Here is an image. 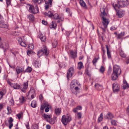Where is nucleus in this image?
Returning <instances> with one entry per match:
<instances>
[{
    "label": "nucleus",
    "instance_id": "obj_56",
    "mask_svg": "<svg viewBox=\"0 0 129 129\" xmlns=\"http://www.w3.org/2000/svg\"><path fill=\"white\" fill-rule=\"evenodd\" d=\"M4 106V104L0 103V111L3 108Z\"/></svg>",
    "mask_w": 129,
    "mask_h": 129
},
{
    "label": "nucleus",
    "instance_id": "obj_14",
    "mask_svg": "<svg viewBox=\"0 0 129 129\" xmlns=\"http://www.w3.org/2000/svg\"><path fill=\"white\" fill-rule=\"evenodd\" d=\"M41 64V61L40 60H36L35 61L34 65L36 67H39Z\"/></svg>",
    "mask_w": 129,
    "mask_h": 129
},
{
    "label": "nucleus",
    "instance_id": "obj_11",
    "mask_svg": "<svg viewBox=\"0 0 129 129\" xmlns=\"http://www.w3.org/2000/svg\"><path fill=\"white\" fill-rule=\"evenodd\" d=\"M24 68L23 67L17 66L16 68V71L18 74L24 71Z\"/></svg>",
    "mask_w": 129,
    "mask_h": 129
},
{
    "label": "nucleus",
    "instance_id": "obj_17",
    "mask_svg": "<svg viewBox=\"0 0 129 129\" xmlns=\"http://www.w3.org/2000/svg\"><path fill=\"white\" fill-rule=\"evenodd\" d=\"M95 87L98 90H100L103 89V86L98 83H96L95 85Z\"/></svg>",
    "mask_w": 129,
    "mask_h": 129
},
{
    "label": "nucleus",
    "instance_id": "obj_29",
    "mask_svg": "<svg viewBox=\"0 0 129 129\" xmlns=\"http://www.w3.org/2000/svg\"><path fill=\"white\" fill-rule=\"evenodd\" d=\"M44 53V52L43 49L40 50L38 53L37 55L40 57L42 56Z\"/></svg>",
    "mask_w": 129,
    "mask_h": 129
},
{
    "label": "nucleus",
    "instance_id": "obj_8",
    "mask_svg": "<svg viewBox=\"0 0 129 129\" xmlns=\"http://www.w3.org/2000/svg\"><path fill=\"white\" fill-rule=\"evenodd\" d=\"M74 72V69L73 67L70 68L69 69L67 73V77L68 79L71 77L73 75Z\"/></svg>",
    "mask_w": 129,
    "mask_h": 129
},
{
    "label": "nucleus",
    "instance_id": "obj_49",
    "mask_svg": "<svg viewBox=\"0 0 129 129\" xmlns=\"http://www.w3.org/2000/svg\"><path fill=\"white\" fill-rule=\"evenodd\" d=\"M28 48L30 50H32L34 48V46L32 44H30Z\"/></svg>",
    "mask_w": 129,
    "mask_h": 129
},
{
    "label": "nucleus",
    "instance_id": "obj_32",
    "mask_svg": "<svg viewBox=\"0 0 129 129\" xmlns=\"http://www.w3.org/2000/svg\"><path fill=\"white\" fill-rule=\"evenodd\" d=\"M43 116L44 117L45 119L47 120V119H49L50 117H52V116L51 115H46L44 113L43 114Z\"/></svg>",
    "mask_w": 129,
    "mask_h": 129
},
{
    "label": "nucleus",
    "instance_id": "obj_35",
    "mask_svg": "<svg viewBox=\"0 0 129 129\" xmlns=\"http://www.w3.org/2000/svg\"><path fill=\"white\" fill-rule=\"evenodd\" d=\"M32 69L31 67H28L26 70L24 71V72L30 73L32 71Z\"/></svg>",
    "mask_w": 129,
    "mask_h": 129
},
{
    "label": "nucleus",
    "instance_id": "obj_5",
    "mask_svg": "<svg viewBox=\"0 0 129 129\" xmlns=\"http://www.w3.org/2000/svg\"><path fill=\"white\" fill-rule=\"evenodd\" d=\"M121 72V70L118 66H114L113 73L118 76L120 74Z\"/></svg>",
    "mask_w": 129,
    "mask_h": 129
},
{
    "label": "nucleus",
    "instance_id": "obj_12",
    "mask_svg": "<svg viewBox=\"0 0 129 129\" xmlns=\"http://www.w3.org/2000/svg\"><path fill=\"white\" fill-rule=\"evenodd\" d=\"M6 90L5 89L0 90V100L3 98V96L6 94Z\"/></svg>",
    "mask_w": 129,
    "mask_h": 129
},
{
    "label": "nucleus",
    "instance_id": "obj_64",
    "mask_svg": "<svg viewBox=\"0 0 129 129\" xmlns=\"http://www.w3.org/2000/svg\"><path fill=\"white\" fill-rule=\"evenodd\" d=\"M66 11L67 13H70V9H69L68 8H67L66 9Z\"/></svg>",
    "mask_w": 129,
    "mask_h": 129
},
{
    "label": "nucleus",
    "instance_id": "obj_34",
    "mask_svg": "<svg viewBox=\"0 0 129 129\" xmlns=\"http://www.w3.org/2000/svg\"><path fill=\"white\" fill-rule=\"evenodd\" d=\"M51 23L49 26L50 28H55V27L56 26V24L53 21H52Z\"/></svg>",
    "mask_w": 129,
    "mask_h": 129
},
{
    "label": "nucleus",
    "instance_id": "obj_61",
    "mask_svg": "<svg viewBox=\"0 0 129 129\" xmlns=\"http://www.w3.org/2000/svg\"><path fill=\"white\" fill-rule=\"evenodd\" d=\"M111 70L110 69H109L108 70V71L107 73V74L109 75L111 73Z\"/></svg>",
    "mask_w": 129,
    "mask_h": 129
},
{
    "label": "nucleus",
    "instance_id": "obj_4",
    "mask_svg": "<svg viewBox=\"0 0 129 129\" xmlns=\"http://www.w3.org/2000/svg\"><path fill=\"white\" fill-rule=\"evenodd\" d=\"M101 17L103 20L102 23L103 24V25L104 27V28H103L102 27H101V28L102 29L103 31H105V29L107 27V25L109 24V22L108 21V20L105 18L104 16L101 15Z\"/></svg>",
    "mask_w": 129,
    "mask_h": 129
},
{
    "label": "nucleus",
    "instance_id": "obj_24",
    "mask_svg": "<svg viewBox=\"0 0 129 129\" xmlns=\"http://www.w3.org/2000/svg\"><path fill=\"white\" fill-rule=\"evenodd\" d=\"M84 68L83 63L81 62H80L78 63V69L79 70H80L82 68Z\"/></svg>",
    "mask_w": 129,
    "mask_h": 129
},
{
    "label": "nucleus",
    "instance_id": "obj_42",
    "mask_svg": "<svg viewBox=\"0 0 129 129\" xmlns=\"http://www.w3.org/2000/svg\"><path fill=\"white\" fill-rule=\"evenodd\" d=\"M31 106L33 108H35L37 106L36 103L35 101H33L31 104Z\"/></svg>",
    "mask_w": 129,
    "mask_h": 129
},
{
    "label": "nucleus",
    "instance_id": "obj_46",
    "mask_svg": "<svg viewBox=\"0 0 129 129\" xmlns=\"http://www.w3.org/2000/svg\"><path fill=\"white\" fill-rule=\"evenodd\" d=\"M7 109L8 111V112L7 114H9L11 113L12 111L10 107H7Z\"/></svg>",
    "mask_w": 129,
    "mask_h": 129
},
{
    "label": "nucleus",
    "instance_id": "obj_27",
    "mask_svg": "<svg viewBox=\"0 0 129 129\" xmlns=\"http://www.w3.org/2000/svg\"><path fill=\"white\" fill-rule=\"evenodd\" d=\"M79 3L80 5L82 7L87 9L86 4L83 0H80Z\"/></svg>",
    "mask_w": 129,
    "mask_h": 129
},
{
    "label": "nucleus",
    "instance_id": "obj_51",
    "mask_svg": "<svg viewBox=\"0 0 129 129\" xmlns=\"http://www.w3.org/2000/svg\"><path fill=\"white\" fill-rule=\"evenodd\" d=\"M57 44V42L56 41L54 42V43H52V46L53 47L55 48L56 47Z\"/></svg>",
    "mask_w": 129,
    "mask_h": 129
},
{
    "label": "nucleus",
    "instance_id": "obj_43",
    "mask_svg": "<svg viewBox=\"0 0 129 129\" xmlns=\"http://www.w3.org/2000/svg\"><path fill=\"white\" fill-rule=\"evenodd\" d=\"M6 4L7 7L11 5V0H6Z\"/></svg>",
    "mask_w": 129,
    "mask_h": 129
},
{
    "label": "nucleus",
    "instance_id": "obj_47",
    "mask_svg": "<svg viewBox=\"0 0 129 129\" xmlns=\"http://www.w3.org/2000/svg\"><path fill=\"white\" fill-rule=\"evenodd\" d=\"M78 119H80L81 117L82 114L81 112H78L77 113Z\"/></svg>",
    "mask_w": 129,
    "mask_h": 129
},
{
    "label": "nucleus",
    "instance_id": "obj_36",
    "mask_svg": "<svg viewBox=\"0 0 129 129\" xmlns=\"http://www.w3.org/2000/svg\"><path fill=\"white\" fill-rule=\"evenodd\" d=\"M99 58V57H98V58H97L95 57L93 59L92 61V62L93 65L95 66H96V63L97 61L98 60Z\"/></svg>",
    "mask_w": 129,
    "mask_h": 129
},
{
    "label": "nucleus",
    "instance_id": "obj_45",
    "mask_svg": "<svg viewBox=\"0 0 129 129\" xmlns=\"http://www.w3.org/2000/svg\"><path fill=\"white\" fill-rule=\"evenodd\" d=\"M113 7L115 10H116L117 9L120 8L119 6L118 5V3H117V4H115V5L113 6Z\"/></svg>",
    "mask_w": 129,
    "mask_h": 129
},
{
    "label": "nucleus",
    "instance_id": "obj_50",
    "mask_svg": "<svg viewBox=\"0 0 129 129\" xmlns=\"http://www.w3.org/2000/svg\"><path fill=\"white\" fill-rule=\"evenodd\" d=\"M0 47L1 48H2L4 50V52H5L6 49L8 48V47L7 46L6 47H5L4 46H3V45H1L0 46Z\"/></svg>",
    "mask_w": 129,
    "mask_h": 129
},
{
    "label": "nucleus",
    "instance_id": "obj_38",
    "mask_svg": "<svg viewBox=\"0 0 129 129\" xmlns=\"http://www.w3.org/2000/svg\"><path fill=\"white\" fill-rule=\"evenodd\" d=\"M70 54L72 55L73 58H76L77 56V54L76 53L74 52L73 51H71L70 52Z\"/></svg>",
    "mask_w": 129,
    "mask_h": 129
},
{
    "label": "nucleus",
    "instance_id": "obj_37",
    "mask_svg": "<svg viewBox=\"0 0 129 129\" xmlns=\"http://www.w3.org/2000/svg\"><path fill=\"white\" fill-rule=\"evenodd\" d=\"M33 92V93L32 94H31V99H33L34 98V94H35V91H34V89H33L32 90H30V91H29V92H28V94H30V92Z\"/></svg>",
    "mask_w": 129,
    "mask_h": 129
},
{
    "label": "nucleus",
    "instance_id": "obj_48",
    "mask_svg": "<svg viewBox=\"0 0 129 129\" xmlns=\"http://www.w3.org/2000/svg\"><path fill=\"white\" fill-rule=\"evenodd\" d=\"M108 116L109 118L110 119L112 118L113 117V114L110 112H108Z\"/></svg>",
    "mask_w": 129,
    "mask_h": 129
},
{
    "label": "nucleus",
    "instance_id": "obj_63",
    "mask_svg": "<svg viewBox=\"0 0 129 129\" xmlns=\"http://www.w3.org/2000/svg\"><path fill=\"white\" fill-rule=\"evenodd\" d=\"M47 107L45 108V111L46 112H48L49 110V108L48 107Z\"/></svg>",
    "mask_w": 129,
    "mask_h": 129
},
{
    "label": "nucleus",
    "instance_id": "obj_44",
    "mask_svg": "<svg viewBox=\"0 0 129 129\" xmlns=\"http://www.w3.org/2000/svg\"><path fill=\"white\" fill-rule=\"evenodd\" d=\"M100 71L102 73H103L105 71V68L103 66H102L101 67Z\"/></svg>",
    "mask_w": 129,
    "mask_h": 129
},
{
    "label": "nucleus",
    "instance_id": "obj_16",
    "mask_svg": "<svg viewBox=\"0 0 129 129\" xmlns=\"http://www.w3.org/2000/svg\"><path fill=\"white\" fill-rule=\"evenodd\" d=\"M76 85H78V81L76 80H74L71 82V87L73 88Z\"/></svg>",
    "mask_w": 129,
    "mask_h": 129
},
{
    "label": "nucleus",
    "instance_id": "obj_13",
    "mask_svg": "<svg viewBox=\"0 0 129 129\" xmlns=\"http://www.w3.org/2000/svg\"><path fill=\"white\" fill-rule=\"evenodd\" d=\"M13 121V119L11 117H10L8 120V122L9 123V128L10 129H11L13 126V124L12 122Z\"/></svg>",
    "mask_w": 129,
    "mask_h": 129
},
{
    "label": "nucleus",
    "instance_id": "obj_18",
    "mask_svg": "<svg viewBox=\"0 0 129 129\" xmlns=\"http://www.w3.org/2000/svg\"><path fill=\"white\" fill-rule=\"evenodd\" d=\"M106 46L107 49V54L108 57L109 59L110 58H111V54L109 50L108 46L107 45H106Z\"/></svg>",
    "mask_w": 129,
    "mask_h": 129
},
{
    "label": "nucleus",
    "instance_id": "obj_62",
    "mask_svg": "<svg viewBox=\"0 0 129 129\" xmlns=\"http://www.w3.org/2000/svg\"><path fill=\"white\" fill-rule=\"evenodd\" d=\"M17 40L19 44H20V42H21L22 41V40L21 39V37H19L17 39Z\"/></svg>",
    "mask_w": 129,
    "mask_h": 129
},
{
    "label": "nucleus",
    "instance_id": "obj_23",
    "mask_svg": "<svg viewBox=\"0 0 129 129\" xmlns=\"http://www.w3.org/2000/svg\"><path fill=\"white\" fill-rule=\"evenodd\" d=\"M100 11L101 12V15L104 16H107V14L105 12V9L104 8H101L100 9Z\"/></svg>",
    "mask_w": 129,
    "mask_h": 129
},
{
    "label": "nucleus",
    "instance_id": "obj_1",
    "mask_svg": "<svg viewBox=\"0 0 129 129\" xmlns=\"http://www.w3.org/2000/svg\"><path fill=\"white\" fill-rule=\"evenodd\" d=\"M72 120L71 116L67 115H63L62 117L61 121L65 125H66Z\"/></svg>",
    "mask_w": 129,
    "mask_h": 129
},
{
    "label": "nucleus",
    "instance_id": "obj_60",
    "mask_svg": "<svg viewBox=\"0 0 129 129\" xmlns=\"http://www.w3.org/2000/svg\"><path fill=\"white\" fill-rule=\"evenodd\" d=\"M87 69H86L85 70V72L86 73V74L89 76H90L91 74L89 73Z\"/></svg>",
    "mask_w": 129,
    "mask_h": 129
},
{
    "label": "nucleus",
    "instance_id": "obj_10",
    "mask_svg": "<svg viewBox=\"0 0 129 129\" xmlns=\"http://www.w3.org/2000/svg\"><path fill=\"white\" fill-rule=\"evenodd\" d=\"M125 14V12L122 10H120L117 12L116 14L119 17L121 18Z\"/></svg>",
    "mask_w": 129,
    "mask_h": 129
},
{
    "label": "nucleus",
    "instance_id": "obj_3",
    "mask_svg": "<svg viewBox=\"0 0 129 129\" xmlns=\"http://www.w3.org/2000/svg\"><path fill=\"white\" fill-rule=\"evenodd\" d=\"M28 11L30 13L34 14H37L39 12V9L37 5L35 7L32 5H29Z\"/></svg>",
    "mask_w": 129,
    "mask_h": 129
},
{
    "label": "nucleus",
    "instance_id": "obj_22",
    "mask_svg": "<svg viewBox=\"0 0 129 129\" xmlns=\"http://www.w3.org/2000/svg\"><path fill=\"white\" fill-rule=\"evenodd\" d=\"M61 112V109L59 108H56L55 109V113L57 115L60 114Z\"/></svg>",
    "mask_w": 129,
    "mask_h": 129
},
{
    "label": "nucleus",
    "instance_id": "obj_21",
    "mask_svg": "<svg viewBox=\"0 0 129 129\" xmlns=\"http://www.w3.org/2000/svg\"><path fill=\"white\" fill-rule=\"evenodd\" d=\"M125 35L124 32H123L121 33L120 34L117 35V39H121L122 37Z\"/></svg>",
    "mask_w": 129,
    "mask_h": 129
},
{
    "label": "nucleus",
    "instance_id": "obj_20",
    "mask_svg": "<svg viewBox=\"0 0 129 129\" xmlns=\"http://www.w3.org/2000/svg\"><path fill=\"white\" fill-rule=\"evenodd\" d=\"M118 4L120 8L125 7V2L124 1H118Z\"/></svg>",
    "mask_w": 129,
    "mask_h": 129
},
{
    "label": "nucleus",
    "instance_id": "obj_52",
    "mask_svg": "<svg viewBox=\"0 0 129 129\" xmlns=\"http://www.w3.org/2000/svg\"><path fill=\"white\" fill-rule=\"evenodd\" d=\"M111 123L112 125H115L116 124V121L114 120H112L111 121Z\"/></svg>",
    "mask_w": 129,
    "mask_h": 129
},
{
    "label": "nucleus",
    "instance_id": "obj_30",
    "mask_svg": "<svg viewBox=\"0 0 129 129\" xmlns=\"http://www.w3.org/2000/svg\"><path fill=\"white\" fill-rule=\"evenodd\" d=\"M20 102L21 103H23L25 102V99L24 97L22 96H21L19 99Z\"/></svg>",
    "mask_w": 129,
    "mask_h": 129
},
{
    "label": "nucleus",
    "instance_id": "obj_7",
    "mask_svg": "<svg viewBox=\"0 0 129 129\" xmlns=\"http://www.w3.org/2000/svg\"><path fill=\"white\" fill-rule=\"evenodd\" d=\"M53 0H44L45 2V7L46 10L49 7H51L52 4Z\"/></svg>",
    "mask_w": 129,
    "mask_h": 129
},
{
    "label": "nucleus",
    "instance_id": "obj_40",
    "mask_svg": "<svg viewBox=\"0 0 129 129\" xmlns=\"http://www.w3.org/2000/svg\"><path fill=\"white\" fill-rule=\"evenodd\" d=\"M120 56L123 58H125L126 55L121 50L120 52Z\"/></svg>",
    "mask_w": 129,
    "mask_h": 129
},
{
    "label": "nucleus",
    "instance_id": "obj_33",
    "mask_svg": "<svg viewBox=\"0 0 129 129\" xmlns=\"http://www.w3.org/2000/svg\"><path fill=\"white\" fill-rule=\"evenodd\" d=\"M40 38L42 41L44 42L45 41L46 37L45 36H43L42 34L40 35Z\"/></svg>",
    "mask_w": 129,
    "mask_h": 129
},
{
    "label": "nucleus",
    "instance_id": "obj_57",
    "mask_svg": "<svg viewBox=\"0 0 129 129\" xmlns=\"http://www.w3.org/2000/svg\"><path fill=\"white\" fill-rule=\"evenodd\" d=\"M42 23L43 24L45 25H46L47 24V21L45 20H42Z\"/></svg>",
    "mask_w": 129,
    "mask_h": 129
},
{
    "label": "nucleus",
    "instance_id": "obj_6",
    "mask_svg": "<svg viewBox=\"0 0 129 129\" xmlns=\"http://www.w3.org/2000/svg\"><path fill=\"white\" fill-rule=\"evenodd\" d=\"M28 82L27 81L26 82L24 83L22 85L20 86V88L22 92L25 93L26 91V90L28 87Z\"/></svg>",
    "mask_w": 129,
    "mask_h": 129
},
{
    "label": "nucleus",
    "instance_id": "obj_55",
    "mask_svg": "<svg viewBox=\"0 0 129 129\" xmlns=\"http://www.w3.org/2000/svg\"><path fill=\"white\" fill-rule=\"evenodd\" d=\"M0 27H1L4 28H7L8 27V26L7 24H5L3 25L2 26H1Z\"/></svg>",
    "mask_w": 129,
    "mask_h": 129
},
{
    "label": "nucleus",
    "instance_id": "obj_31",
    "mask_svg": "<svg viewBox=\"0 0 129 129\" xmlns=\"http://www.w3.org/2000/svg\"><path fill=\"white\" fill-rule=\"evenodd\" d=\"M118 76V75H116L115 74L112 73L111 76L112 80H116Z\"/></svg>",
    "mask_w": 129,
    "mask_h": 129
},
{
    "label": "nucleus",
    "instance_id": "obj_28",
    "mask_svg": "<svg viewBox=\"0 0 129 129\" xmlns=\"http://www.w3.org/2000/svg\"><path fill=\"white\" fill-rule=\"evenodd\" d=\"M49 105L47 103H45L41 105V110H43L46 107H48Z\"/></svg>",
    "mask_w": 129,
    "mask_h": 129
},
{
    "label": "nucleus",
    "instance_id": "obj_2",
    "mask_svg": "<svg viewBox=\"0 0 129 129\" xmlns=\"http://www.w3.org/2000/svg\"><path fill=\"white\" fill-rule=\"evenodd\" d=\"M44 14L45 15L48 16L50 17H52L55 19H59L60 17L59 15L57 13H55L53 14L52 12L51 11H49L48 13L45 12Z\"/></svg>",
    "mask_w": 129,
    "mask_h": 129
},
{
    "label": "nucleus",
    "instance_id": "obj_53",
    "mask_svg": "<svg viewBox=\"0 0 129 129\" xmlns=\"http://www.w3.org/2000/svg\"><path fill=\"white\" fill-rule=\"evenodd\" d=\"M22 46L23 47H25L26 46V44L25 43L21 41L20 42L19 44Z\"/></svg>",
    "mask_w": 129,
    "mask_h": 129
},
{
    "label": "nucleus",
    "instance_id": "obj_41",
    "mask_svg": "<svg viewBox=\"0 0 129 129\" xmlns=\"http://www.w3.org/2000/svg\"><path fill=\"white\" fill-rule=\"evenodd\" d=\"M103 113H102L100 115V116L99 118L98 119V122H100L103 119Z\"/></svg>",
    "mask_w": 129,
    "mask_h": 129
},
{
    "label": "nucleus",
    "instance_id": "obj_26",
    "mask_svg": "<svg viewBox=\"0 0 129 129\" xmlns=\"http://www.w3.org/2000/svg\"><path fill=\"white\" fill-rule=\"evenodd\" d=\"M27 18L29 19L30 21H33L34 20V17L33 15L31 14H30L27 15Z\"/></svg>",
    "mask_w": 129,
    "mask_h": 129
},
{
    "label": "nucleus",
    "instance_id": "obj_58",
    "mask_svg": "<svg viewBox=\"0 0 129 129\" xmlns=\"http://www.w3.org/2000/svg\"><path fill=\"white\" fill-rule=\"evenodd\" d=\"M124 2H125V7H126L129 4L128 1L126 0V1H124Z\"/></svg>",
    "mask_w": 129,
    "mask_h": 129
},
{
    "label": "nucleus",
    "instance_id": "obj_9",
    "mask_svg": "<svg viewBox=\"0 0 129 129\" xmlns=\"http://www.w3.org/2000/svg\"><path fill=\"white\" fill-rule=\"evenodd\" d=\"M113 89L114 92H117L119 90V86L117 84L114 83L113 85Z\"/></svg>",
    "mask_w": 129,
    "mask_h": 129
},
{
    "label": "nucleus",
    "instance_id": "obj_59",
    "mask_svg": "<svg viewBox=\"0 0 129 129\" xmlns=\"http://www.w3.org/2000/svg\"><path fill=\"white\" fill-rule=\"evenodd\" d=\"M16 116L18 117L19 119H20L21 117V113H19L16 115Z\"/></svg>",
    "mask_w": 129,
    "mask_h": 129
},
{
    "label": "nucleus",
    "instance_id": "obj_25",
    "mask_svg": "<svg viewBox=\"0 0 129 129\" xmlns=\"http://www.w3.org/2000/svg\"><path fill=\"white\" fill-rule=\"evenodd\" d=\"M123 89H126L127 88H129L128 84L127 83L126 81L125 82L123 81Z\"/></svg>",
    "mask_w": 129,
    "mask_h": 129
},
{
    "label": "nucleus",
    "instance_id": "obj_54",
    "mask_svg": "<svg viewBox=\"0 0 129 129\" xmlns=\"http://www.w3.org/2000/svg\"><path fill=\"white\" fill-rule=\"evenodd\" d=\"M20 34V33L19 32H15L14 34V35L16 36H19Z\"/></svg>",
    "mask_w": 129,
    "mask_h": 129
},
{
    "label": "nucleus",
    "instance_id": "obj_39",
    "mask_svg": "<svg viewBox=\"0 0 129 129\" xmlns=\"http://www.w3.org/2000/svg\"><path fill=\"white\" fill-rule=\"evenodd\" d=\"M47 121L51 124H53L55 122L54 120L53 119H52L51 117H50V119H47Z\"/></svg>",
    "mask_w": 129,
    "mask_h": 129
},
{
    "label": "nucleus",
    "instance_id": "obj_15",
    "mask_svg": "<svg viewBox=\"0 0 129 129\" xmlns=\"http://www.w3.org/2000/svg\"><path fill=\"white\" fill-rule=\"evenodd\" d=\"M11 86L14 89H19L20 88V85H19L17 83H13L11 84Z\"/></svg>",
    "mask_w": 129,
    "mask_h": 129
},
{
    "label": "nucleus",
    "instance_id": "obj_19",
    "mask_svg": "<svg viewBox=\"0 0 129 129\" xmlns=\"http://www.w3.org/2000/svg\"><path fill=\"white\" fill-rule=\"evenodd\" d=\"M43 50L44 52V53L46 56H47L49 53V51L48 50L47 48L45 46H43Z\"/></svg>",
    "mask_w": 129,
    "mask_h": 129
}]
</instances>
